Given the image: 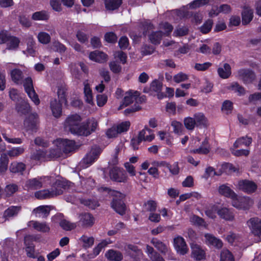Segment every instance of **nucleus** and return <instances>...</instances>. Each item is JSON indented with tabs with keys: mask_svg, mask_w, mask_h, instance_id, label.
Wrapping results in <instances>:
<instances>
[{
	"mask_svg": "<svg viewBox=\"0 0 261 261\" xmlns=\"http://www.w3.org/2000/svg\"><path fill=\"white\" fill-rule=\"evenodd\" d=\"M81 121L82 118L79 115L73 114L69 115L65 120V128L72 134L80 136L81 134H87L86 132L82 129L83 123H82Z\"/></svg>",
	"mask_w": 261,
	"mask_h": 261,
	"instance_id": "4",
	"label": "nucleus"
},
{
	"mask_svg": "<svg viewBox=\"0 0 261 261\" xmlns=\"http://www.w3.org/2000/svg\"><path fill=\"white\" fill-rule=\"evenodd\" d=\"M220 261H235L233 254L227 249H223L220 255Z\"/></svg>",
	"mask_w": 261,
	"mask_h": 261,
	"instance_id": "57",
	"label": "nucleus"
},
{
	"mask_svg": "<svg viewBox=\"0 0 261 261\" xmlns=\"http://www.w3.org/2000/svg\"><path fill=\"white\" fill-rule=\"evenodd\" d=\"M220 171H215L213 168L208 167L205 169L204 177L207 178L209 176L213 175H219L222 172L230 173L232 172H238L239 170L236 168L232 164L229 163L223 164L219 169Z\"/></svg>",
	"mask_w": 261,
	"mask_h": 261,
	"instance_id": "9",
	"label": "nucleus"
},
{
	"mask_svg": "<svg viewBox=\"0 0 261 261\" xmlns=\"http://www.w3.org/2000/svg\"><path fill=\"white\" fill-rule=\"evenodd\" d=\"M251 138L247 136L242 137L236 141L233 144V147L237 148L243 146H248L251 144Z\"/></svg>",
	"mask_w": 261,
	"mask_h": 261,
	"instance_id": "41",
	"label": "nucleus"
},
{
	"mask_svg": "<svg viewBox=\"0 0 261 261\" xmlns=\"http://www.w3.org/2000/svg\"><path fill=\"white\" fill-rule=\"evenodd\" d=\"M197 127H207L210 125L208 118L202 112H198L194 114Z\"/></svg>",
	"mask_w": 261,
	"mask_h": 261,
	"instance_id": "22",
	"label": "nucleus"
},
{
	"mask_svg": "<svg viewBox=\"0 0 261 261\" xmlns=\"http://www.w3.org/2000/svg\"><path fill=\"white\" fill-rule=\"evenodd\" d=\"M184 124L185 127L189 130H193L196 126L197 127L194 117H187L185 118Z\"/></svg>",
	"mask_w": 261,
	"mask_h": 261,
	"instance_id": "53",
	"label": "nucleus"
},
{
	"mask_svg": "<svg viewBox=\"0 0 261 261\" xmlns=\"http://www.w3.org/2000/svg\"><path fill=\"white\" fill-rule=\"evenodd\" d=\"M50 48L52 50L59 52L60 54L64 53L66 49L65 45L58 41L53 42L51 44Z\"/></svg>",
	"mask_w": 261,
	"mask_h": 261,
	"instance_id": "60",
	"label": "nucleus"
},
{
	"mask_svg": "<svg viewBox=\"0 0 261 261\" xmlns=\"http://www.w3.org/2000/svg\"><path fill=\"white\" fill-rule=\"evenodd\" d=\"M219 206L217 205H213L210 206L205 211L206 215L212 219H214L216 217V213L218 214V210Z\"/></svg>",
	"mask_w": 261,
	"mask_h": 261,
	"instance_id": "56",
	"label": "nucleus"
},
{
	"mask_svg": "<svg viewBox=\"0 0 261 261\" xmlns=\"http://www.w3.org/2000/svg\"><path fill=\"white\" fill-rule=\"evenodd\" d=\"M35 42L32 36L30 37L27 43V48L26 50L23 51V54L27 56H34L35 50L34 49Z\"/></svg>",
	"mask_w": 261,
	"mask_h": 261,
	"instance_id": "49",
	"label": "nucleus"
},
{
	"mask_svg": "<svg viewBox=\"0 0 261 261\" xmlns=\"http://www.w3.org/2000/svg\"><path fill=\"white\" fill-rule=\"evenodd\" d=\"M190 145L193 149L190 152L193 153L206 154L211 150V147L207 138H205L202 140L199 136L193 137L190 143Z\"/></svg>",
	"mask_w": 261,
	"mask_h": 261,
	"instance_id": "5",
	"label": "nucleus"
},
{
	"mask_svg": "<svg viewBox=\"0 0 261 261\" xmlns=\"http://www.w3.org/2000/svg\"><path fill=\"white\" fill-rule=\"evenodd\" d=\"M226 240L230 244H233L240 242L241 237L237 234L229 232L225 237Z\"/></svg>",
	"mask_w": 261,
	"mask_h": 261,
	"instance_id": "62",
	"label": "nucleus"
},
{
	"mask_svg": "<svg viewBox=\"0 0 261 261\" xmlns=\"http://www.w3.org/2000/svg\"><path fill=\"white\" fill-rule=\"evenodd\" d=\"M9 169L12 173L22 174L25 169V165L22 162H13L11 163Z\"/></svg>",
	"mask_w": 261,
	"mask_h": 261,
	"instance_id": "36",
	"label": "nucleus"
},
{
	"mask_svg": "<svg viewBox=\"0 0 261 261\" xmlns=\"http://www.w3.org/2000/svg\"><path fill=\"white\" fill-rule=\"evenodd\" d=\"M138 137L139 139L142 141H144L147 142H151L155 138L153 131L147 127H145L143 129L140 131L138 135Z\"/></svg>",
	"mask_w": 261,
	"mask_h": 261,
	"instance_id": "33",
	"label": "nucleus"
},
{
	"mask_svg": "<svg viewBox=\"0 0 261 261\" xmlns=\"http://www.w3.org/2000/svg\"><path fill=\"white\" fill-rule=\"evenodd\" d=\"M50 211V207L48 205H41L34 208L32 214L36 217L45 218L48 216Z\"/></svg>",
	"mask_w": 261,
	"mask_h": 261,
	"instance_id": "27",
	"label": "nucleus"
},
{
	"mask_svg": "<svg viewBox=\"0 0 261 261\" xmlns=\"http://www.w3.org/2000/svg\"><path fill=\"white\" fill-rule=\"evenodd\" d=\"M218 192L220 195L230 198L231 202L237 195L229 187L224 184L219 187Z\"/></svg>",
	"mask_w": 261,
	"mask_h": 261,
	"instance_id": "25",
	"label": "nucleus"
},
{
	"mask_svg": "<svg viewBox=\"0 0 261 261\" xmlns=\"http://www.w3.org/2000/svg\"><path fill=\"white\" fill-rule=\"evenodd\" d=\"M157 203L155 201L152 200H148L144 204V210L150 213L154 212L156 209Z\"/></svg>",
	"mask_w": 261,
	"mask_h": 261,
	"instance_id": "59",
	"label": "nucleus"
},
{
	"mask_svg": "<svg viewBox=\"0 0 261 261\" xmlns=\"http://www.w3.org/2000/svg\"><path fill=\"white\" fill-rule=\"evenodd\" d=\"M28 226L41 232H48L50 230L49 226L45 222L30 221L28 223Z\"/></svg>",
	"mask_w": 261,
	"mask_h": 261,
	"instance_id": "24",
	"label": "nucleus"
},
{
	"mask_svg": "<svg viewBox=\"0 0 261 261\" xmlns=\"http://www.w3.org/2000/svg\"><path fill=\"white\" fill-rule=\"evenodd\" d=\"M20 210V207L19 206H10L5 211L4 216L5 218L8 219L16 216Z\"/></svg>",
	"mask_w": 261,
	"mask_h": 261,
	"instance_id": "45",
	"label": "nucleus"
},
{
	"mask_svg": "<svg viewBox=\"0 0 261 261\" xmlns=\"http://www.w3.org/2000/svg\"><path fill=\"white\" fill-rule=\"evenodd\" d=\"M101 151V150L99 147H94L92 148L91 151L87 153L86 156L83 158L80 162V166L82 168H86L90 166L97 159Z\"/></svg>",
	"mask_w": 261,
	"mask_h": 261,
	"instance_id": "10",
	"label": "nucleus"
},
{
	"mask_svg": "<svg viewBox=\"0 0 261 261\" xmlns=\"http://www.w3.org/2000/svg\"><path fill=\"white\" fill-rule=\"evenodd\" d=\"M110 178L115 181L124 182L127 180V176L122 169L115 167L110 171Z\"/></svg>",
	"mask_w": 261,
	"mask_h": 261,
	"instance_id": "14",
	"label": "nucleus"
},
{
	"mask_svg": "<svg viewBox=\"0 0 261 261\" xmlns=\"http://www.w3.org/2000/svg\"><path fill=\"white\" fill-rule=\"evenodd\" d=\"M9 160L6 153H2L0 158V174L4 173L7 169Z\"/></svg>",
	"mask_w": 261,
	"mask_h": 261,
	"instance_id": "51",
	"label": "nucleus"
},
{
	"mask_svg": "<svg viewBox=\"0 0 261 261\" xmlns=\"http://www.w3.org/2000/svg\"><path fill=\"white\" fill-rule=\"evenodd\" d=\"M66 91V86L64 84H61L58 86L57 94L59 100L62 102L66 104L67 101L65 98V93Z\"/></svg>",
	"mask_w": 261,
	"mask_h": 261,
	"instance_id": "48",
	"label": "nucleus"
},
{
	"mask_svg": "<svg viewBox=\"0 0 261 261\" xmlns=\"http://www.w3.org/2000/svg\"><path fill=\"white\" fill-rule=\"evenodd\" d=\"M105 3L107 10H114L120 6L122 0H105Z\"/></svg>",
	"mask_w": 261,
	"mask_h": 261,
	"instance_id": "50",
	"label": "nucleus"
},
{
	"mask_svg": "<svg viewBox=\"0 0 261 261\" xmlns=\"http://www.w3.org/2000/svg\"><path fill=\"white\" fill-rule=\"evenodd\" d=\"M80 243L83 247L87 248L90 247L94 243V238L86 236H83L79 239Z\"/></svg>",
	"mask_w": 261,
	"mask_h": 261,
	"instance_id": "55",
	"label": "nucleus"
},
{
	"mask_svg": "<svg viewBox=\"0 0 261 261\" xmlns=\"http://www.w3.org/2000/svg\"><path fill=\"white\" fill-rule=\"evenodd\" d=\"M160 29L164 31L163 34L162 31H157L153 32L149 35V38L152 43L154 44H159L163 36H168L171 33L173 30V27L168 23L165 22L160 24Z\"/></svg>",
	"mask_w": 261,
	"mask_h": 261,
	"instance_id": "8",
	"label": "nucleus"
},
{
	"mask_svg": "<svg viewBox=\"0 0 261 261\" xmlns=\"http://www.w3.org/2000/svg\"><path fill=\"white\" fill-rule=\"evenodd\" d=\"M25 147L23 146L13 147L7 151V154L10 158H16L22 155L25 151Z\"/></svg>",
	"mask_w": 261,
	"mask_h": 261,
	"instance_id": "40",
	"label": "nucleus"
},
{
	"mask_svg": "<svg viewBox=\"0 0 261 261\" xmlns=\"http://www.w3.org/2000/svg\"><path fill=\"white\" fill-rule=\"evenodd\" d=\"M61 227L65 230H70L76 227L75 223H71L66 220H63L60 222Z\"/></svg>",
	"mask_w": 261,
	"mask_h": 261,
	"instance_id": "64",
	"label": "nucleus"
},
{
	"mask_svg": "<svg viewBox=\"0 0 261 261\" xmlns=\"http://www.w3.org/2000/svg\"><path fill=\"white\" fill-rule=\"evenodd\" d=\"M106 257L111 261H121L123 258L122 253L114 250H109L106 254Z\"/></svg>",
	"mask_w": 261,
	"mask_h": 261,
	"instance_id": "39",
	"label": "nucleus"
},
{
	"mask_svg": "<svg viewBox=\"0 0 261 261\" xmlns=\"http://www.w3.org/2000/svg\"><path fill=\"white\" fill-rule=\"evenodd\" d=\"M218 215L220 218L226 221H232L234 219V215L232 210L225 206H219Z\"/></svg>",
	"mask_w": 261,
	"mask_h": 261,
	"instance_id": "19",
	"label": "nucleus"
},
{
	"mask_svg": "<svg viewBox=\"0 0 261 261\" xmlns=\"http://www.w3.org/2000/svg\"><path fill=\"white\" fill-rule=\"evenodd\" d=\"M80 201L82 204L92 209H94L99 205L97 201L90 199H82Z\"/></svg>",
	"mask_w": 261,
	"mask_h": 261,
	"instance_id": "63",
	"label": "nucleus"
},
{
	"mask_svg": "<svg viewBox=\"0 0 261 261\" xmlns=\"http://www.w3.org/2000/svg\"><path fill=\"white\" fill-rule=\"evenodd\" d=\"M124 249L128 255L135 259L139 258L142 255L141 251L136 246L134 245H126L124 247Z\"/></svg>",
	"mask_w": 261,
	"mask_h": 261,
	"instance_id": "26",
	"label": "nucleus"
},
{
	"mask_svg": "<svg viewBox=\"0 0 261 261\" xmlns=\"http://www.w3.org/2000/svg\"><path fill=\"white\" fill-rule=\"evenodd\" d=\"M100 190H103L106 193H108L110 196L113 197V201L111 203L112 207L118 214L122 215L125 211V205L123 201L124 198V195L119 191L112 190L107 188H102Z\"/></svg>",
	"mask_w": 261,
	"mask_h": 261,
	"instance_id": "3",
	"label": "nucleus"
},
{
	"mask_svg": "<svg viewBox=\"0 0 261 261\" xmlns=\"http://www.w3.org/2000/svg\"><path fill=\"white\" fill-rule=\"evenodd\" d=\"M59 151L55 153L53 148L48 151L43 150H36L32 153L31 155V160L36 164L41 163L43 162L50 161L52 159L58 158Z\"/></svg>",
	"mask_w": 261,
	"mask_h": 261,
	"instance_id": "6",
	"label": "nucleus"
},
{
	"mask_svg": "<svg viewBox=\"0 0 261 261\" xmlns=\"http://www.w3.org/2000/svg\"><path fill=\"white\" fill-rule=\"evenodd\" d=\"M253 204V200L249 197L239 196L238 195L231 202L232 205L237 209L246 210Z\"/></svg>",
	"mask_w": 261,
	"mask_h": 261,
	"instance_id": "11",
	"label": "nucleus"
},
{
	"mask_svg": "<svg viewBox=\"0 0 261 261\" xmlns=\"http://www.w3.org/2000/svg\"><path fill=\"white\" fill-rule=\"evenodd\" d=\"M49 15L45 11L35 12L32 16V19L34 20H46L48 19Z\"/></svg>",
	"mask_w": 261,
	"mask_h": 261,
	"instance_id": "54",
	"label": "nucleus"
},
{
	"mask_svg": "<svg viewBox=\"0 0 261 261\" xmlns=\"http://www.w3.org/2000/svg\"><path fill=\"white\" fill-rule=\"evenodd\" d=\"M146 253L152 261H164L163 258L154 252L153 248L148 245L146 246Z\"/></svg>",
	"mask_w": 261,
	"mask_h": 261,
	"instance_id": "52",
	"label": "nucleus"
},
{
	"mask_svg": "<svg viewBox=\"0 0 261 261\" xmlns=\"http://www.w3.org/2000/svg\"><path fill=\"white\" fill-rule=\"evenodd\" d=\"M94 217L89 213L81 214L79 217V222L85 227H91L94 223Z\"/></svg>",
	"mask_w": 261,
	"mask_h": 261,
	"instance_id": "32",
	"label": "nucleus"
},
{
	"mask_svg": "<svg viewBox=\"0 0 261 261\" xmlns=\"http://www.w3.org/2000/svg\"><path fill=\"white\" fill-rule=\"evenodd\" d=\"M84 92L85 100L87 103L93 105L94 102L93 100L92 92L88 82L85 81L84 82Z\"/></svg>",
	"mask_w": 261,
	"mask_h": 261,
	"instance_id": "38",
	"label": "nucleus"
},
{
	"mask_svg": "<svg viewBox=\"0 0 261 261\" xmlns=\"http://www.w3.org/2000/svg\"><path fill=\"white\" fill-rule=\"evenodd\" d=\"M19 43L20 40L18 38L10 36L6 43L7 49L9 50H15L18 47Z\"/></svg>",
	"mask_w": 261,
	"mask_h": 261,
	"instance_id": "43",
	"label": "nucleus"
},
{
	"mask_svg": "<svg viewBox=\"0 0 261 261\" xmlns=\"http://www.w3.org/2000/svg\"><path fill=\"white\" fill-rule=\"evenodd\" d=\"M190 222L193 225L207 228L208 224L204 220L196 215H192L190 217Z\"/></svg>",
	"mask_w": 261,
	"mask_h": 261,
	"instance_id": "42",
	"label": "nucleus"
},
{
	"mask_svg": "<svg viewBox=\"0 0 261 261\" xmlns=\"http://www.w3.org/2000/svg\"><path fill=\"white\" fill-rule=\"evenodd\" d=\"M65 102H62L61 100L54 99L50 102V109L54 117H59L62 114V105Z\"/></svg>",
	"mask_w": 261,
	"mask_h": 261,
	"instance_id": "30",
	"label": "nucleus"
},
{
	"mask_svg": "<svg viewBox=\"0 0 261 261\" xmlns=\"http://www.w3.org/2000/svg\"><path fill=\"white\" fill-rule=\"evenodd\" d=\"M248 226L255 236H261V220L251 218L247 222Z\"/></svg>",
	"mask_w": 261,
	"mask_h": 261,
	"instance_id": "18",
	"label": "nucleus"
},
{
	"mask_svg": "<svg viewBox=\"0 0 261 261\" xmlns=\"http://www.w3.org/2000/svg\"><path fill=\"white\" fill-rule=\"evenodd\" d=\"M130 125V123L129 121H124L119 123L115 126L118 133L121 134L127 132L128 130Z\"/></svg>",
	"mask_w": 261,
	"mask_h": 261,
	"instance_id": "61",
	"label": "nucleus"
},
{
	"mask_svg": "<svg viewBox=\"0 0 261 261\" xmlns=\"http://www.w3.org/2000/svg\"><path fill=\"white\" fill-rule=\"evenodd\" d=\"M23 86L25 91L30 98L36 105H38L40 103V100L34 89L32 79L30 77L26 78L23 82Z\"/></svg>",
	"mask_w": 261,
	"mask_h": 261,
	"instance_id": "12",
	"label": "nucleus"
},
{
	"mask_svg": "<svg viewBox=\"0 0 261 261\" xmlns=\"http://www.w3.org/2000/svg\"><path fill=\"white\" fill-rule=\"evenodd\" d=\"M69 69L72 75L76 79H80L81 77L80 69L84 72H86L87 71L86 66L82 62L71 63L69 65Z\"/></svg>",
	"mask_w": 261,
	"mask_h": 261,
	"instance_id": "17",
	"label": "nucleus"
},
{
	"mask_svg": "<svg viewBox=\"0 0 261 261\" xmlns=\"http://www.w3.org/2000/svg\"><path fill=\"white\" fill-rule=\"evenodd\" d=\"M205 243L210 246H213L217 248L222 247L223 243L221 240L216 238L210 233H206L204 235Z\"/></svg>",
	"mask_w": 261,
	"mask_h": 261,
	"instance_id": "28",
	"label": "nucleus"
},
{
	"mask_svg": "<svg viewBox=\"0 0 261 261\" xmlns=\"http://www.w3.org/2000/svg\"><path fill=\"white\" fill-rule=\"evenodd\" d=\"M12 80L15 83L19 84L22 82L23 78L22 73L18 69H14L10 72Z\"/></svg>",
	"mask_w": 261,
	"mask_h": 261,
	"instance_id": "44",
	"label": "nucleus"
},
{
	"mask_svg": "<svg viewBox=\"0 0 261 261\" xmlns=\"http://www.w3.org/2000/svg\"><path fill=\"white\" fill-rule=\"evenodd\" d=\"M173 246L177 253L180 255H185L189 251L185 239L180 236H177L174 238Z\"/></svg>",
	"mask_w": 261,
	"mask_h": 261,
	"instance_id": "15",
	"label": "nucleus"
},
{
	"mask_svg": "<svg viewBox=\"0 0 261 261\" xmlns=\"http://www.w3.org/2000/svg\"><path fill=\"white\" fill-rule=\"evenodd\" d=\"M54 148V151L56 153L59 151L58 158L60 157L62 152H68L71 151L74 149L75 142L72 140L58 139L53 142Z\"/></svg>",
	"mask_w": 261,
	"mask_h": 261,
	"instance_id": "7",
	"label": "nucleus"
},
{
	"mask_svg": "<svg viewBox=\"0 0 261 261\" xmlns=\"http://www.w3.org/2000/svg\"><path fill=\"white\" fill-rule=\"evenodd\" d=\"M151 243L154 247L162 253L164 254L169 253V250H168L167 246L158 240L153 239L151 240Z\"/></svg>",
	"mask_w": 261,
	"mask_h": 261,
	"instance_id": "47",
	"label": "nucleus"
},
{
	"mask_svg": "<svg viewBox=\"0 0 261 261\" xmlns=\"http://www.w3.org/2000/svg\"><path fill=\"white\" fill-rule=\"evenodd\" d=\"M111 241L110 239L103 240L93 249V253L92 254L88 255V259H91L96 257L99 254L102 249L105 247L108 244H111Z\"/></svg>",
	"mask_w": 261,
	"mask_h": 261,
	"instance_id": "37",
	"label": "nucleus"
},
{
	"mask_svg": "<svg viewBox=\"0 0 261 261\" xmlns=\"http://www.w3.org/2000/svg\"><path fill=\"white\" fill-rule=\"evenodd\" d=\"M89 58L92 61L102 63L107 60V56L103 53L95 51L90 54Z\"/></svg>",
	"mask_w": 261,
	"mask_h": 261,
	"instance_id": "35",
	"label": "nucleus"
},
{
	"mask_svg": "<svg viewBox=\"0 0 261 261\" xmlns=\"http://www.w3.org/2000/svg\"><path fill=\"white\" fill-rule=\"evenodd\" d=\"M53 177L48 176H38L27 179L23 185L24 190L33 191L45 187L51 184Z\"/></svg>",
	"mask_w": 261,
	"mask_h": 261,
	"instance_id": "2",
	"label": "nucleus"
},
{
	"mask_svg": "<svg viewBox=\"0 0 261 261\" xmlns=\"http://www.w3.org/2000/svg\"><path fill=\"white\" fill-rule=\"evenodd\" d=\"M191 256L196 260H201L205 258V250L200 245L192 243L191 244Z\"/></svg>",
	"mask_w": 261,
	"mask_h": 261,
	"instance_id": "16",
	"label": "nucleus"
},
{
	"mask_svg": "<svg viewBox=\"0 0 261 261\" xmlns=\"http://www.w3.org/2000/svg\"><path fill=\"white\" fill-rule=\"evenodd\" d=\"M139 96V92L137 91H129L125 93L124 98L123 102L120 105L118 108L119 110L123 109L124 107H126L129 104L136 100L138 97Z\"/></svg>",
	"mask_w": 261,
	"mask_h": 261,
	"instance_id": "20",
	"label": "nucleus"
},
{
	"mask_svg": "<svg viewBox=\"0 0 261 261\" xmlns=\"http://www.w3.org/2000/svg\"><path fill=\"white\" fill-rule=\"evenodd\" d=\"M51 189L37 191L34 193L35 197L38 199H44L53 198L60 195L65 190H70L73 184L57 179L55 180L53 177V182L50 185Z\"/></svg>",
	"mask_w": 261,
	"mask_h": 261,
	"instance_id": "1",
	"label": "nucleus"
},
{
	"mask_svg": "<svg viewBox=\"0 0 261 261\" xmlns=\"http://www.w3.org/2000/svg\"><path fill=\"white\" fill-rule=\"evenodd\" d=\"M218 73L223 79L228 78L231 74V67L228 63H224L218 68Z\"/></svg>",
	"mask_w": 261,
	"mask_h": 261,
	"instance_id": "34",
	"label": "nucleus"
},
{
	"mask_svg": "<svg viewBox=\"0 0 261 261\" xmlns=\"http://www.w3.org/2000/svg\"><path fill=\"white\" fill-rule=\"evenodd\" d=\"M24 244L25 245V251L28 256L35 258L34 245H33V237L31 236H28L24 238Z\"/></svg>",
	"mask_w": 261,
	"mask_h": 261,
	"instance_id": "29",
	"label": "nucleus"
},
{
	"mask_svg": "<svg viewBox=\"0 0 261 261\" xmlns=\"http://www.w3.org/2000/svg\"><path fill=\"white\" fill-rule=\"evenodd\" d=\"M253 18V10L250 8H246L242 12V22L244 24L249 23Z\"/></svg>",
	"mask_w": 261,
	"mask_h": 261,
	"instance_id": "46",
	"label": "nucleus"
},
{
	"mask_svg": "<svg viewBox=\"0 0 261 261\" xmlns=\"http://www.w3.org/2000/svg\"><path fill=\"white\" fill-rule=\"evenodd\" d=\"M236 187L239 190L248 194L254 192L257 188L254 181L247 179L239 180Z\"/></svg>",
	"mask_w": 261,
	"mask_h": 261,
	"instance_id": "13",
	"label": "nucleus"
},
{
	"mask_svg": "<svg viewBox=\"0 0 261 261\" xmlns=\"http://www.w3.org/2000/svg\"><path fill=\"white\" fill-rule=\"evenodd\" d=\"M98 126V122L94 118H91L88 120L86 123H83L82 130L86 132L87 134H81L80 136H88L92 132H94Z\"/></svg>",
	"mask_w": 261,
	"mask_h": 261,
	"instance_id": "21",
	"label": "nucleus"
},
{
	"mask_svg": "<svg viewBox=\"0 0 261 261\" xmlns=\"http://www.w3.org/2000/svg\"><path fill=\"white\" fill-rule=\"evenodd\" d=\"M37 39L40 43L46 44L50 42L51 38L48 33L44 32H40L37 35Z\"/></svg>",
	"mask_w": 261,
	"mask_h": 261,
	"instance_id": "58",
	"label": "nucleus"
},
{
	"mask_svg": "<svg viewBox=\"0 0 261 261\" xmlns=\"http://www.w3.org/2000/svg\"><path fill=\"white\" fill-rule=\"evenodd\" d=\"M241 78L245 83L248 84L253 82L255 79V75L253 72L249 70L242 69L239 71Z\"/></svg>",
	"mask_w": 261,
	"mask_h": 261,
	"instance_id": "31",
	"label": "nucleus"
},
{
	"mask_svg": "<svg viewBox=\"0 0 261 261\" xmlns=\"http://www.w3.org/2000/svg\"><path fill=\"white\" fill-rule=\"evenodd\" d=\"M38 123V115L37 114H32L27 118L24 122V125L28 129L33 131L35 130Z\"/></svg>",
	"mask_w": 261,
	"mask_h": 261,
	"instance_id": "23",
	"label": "nucleus"
}]
</instances>
